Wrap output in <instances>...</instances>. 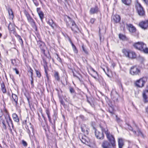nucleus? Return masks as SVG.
<instances>
[{
	"label": "nucleus",
	"mask_w": 148,
	"mask_h": 148,
	"mask_svg": "<svg viewBox=\"0 0 148 148\" xmlns=\"http://www.w3.org/2000/svg\"><path fill=\"white\" fill-rule=\"evenodd\" d=\"M13 70L15 71L16 73L17 74H19V72L18 70L16 68H14V69H13Z\"/></svg>",
	"instance_id": "41"
},
{
	"label": "nucleus",
	"mask_w": 148,
	"mask_h": 148,
	"mask_svg": "<svg viewBox=\"0 0 148 148\" xmlns=\"http://www.w3.org/2000/svg\"><path fill=\"white\" fill-rule=\"evenodd\" d=\"M119 38L123 40H126V37L125 36L122 34H119Z\"/></svg>",
	"instance_id": "28"
},
{
	"label": "nucleus",
	"mask_w": 148,
	"mask_h": 148,
	"mask_svg": "<svg viewBox=\"0 0 148 148\" xmlns=\"http://www.w3.org/2000/svg\"><path fill=\"white\" fill-rule=\"evenodd\" d=\"M73 27L74 28H75V26H73Z\"/></svg>",
	"instance_id": "64"
},
{
	"label": "nucleus",
	"mask_w": 148,
	"mask_h": 148,
	"mask_svg": "<svg viewBox=\"0 0 148 148\" xmlns=\"http://www.w3.org/2000/svg\"><path fill=\"white\" fill-rule=\"evenodd\" d=\"M82 48L83 51H84V52L86 54L88 53V52L84 48V47L83 46L82 47Z\"/></svg>",
	"instance_id": "44"
},
{
	"label": "nucleus",
	"mask_w": 148,
	"mask_h": 148,
	"mask_svg": "<svg viewBox=\"0 0 148 148\" xmlns=\"http://www.w3.org/2000/svg\"><path fill=\"white\" fill-rule=\"evenodd\" d=\"M127 26L128 27L127 28L129 31L131 32H134L136 31V28L131 24H127Z\"/></svg>",
	"instance_id": "17"
},
{
	"label": "nucleus",
	"mask_w": 148,
	"mask_h": 148,
	"mask_svg": "<svg viewBox=\"0 0 148 148\" xmlns=\"http://www.w3.org/2000/svg\"><path fill=\"white\" fill-rule=\"evenodd\" d=\"M22 144L25 146H26L27 145V143L24 140H22Z\"/></svg>",
	"instance_id": "40"
},
{
	"label": "nucleus",
	"mask_w": 148,
	"mask_h": 148,
	"mask_svg": "<svg viewBox=\"0 0 148 148\" xmlns=\"http://www.w3.org/2000/svg\"><path fill=\"white\" fill-rule=\"evenodd\" d=\"M147 88H148V86H147ZM143 97L144 102H148V90H146L144 91L143 93Z\"/></svg>",
	"instance_id": "13"
},
{
	"label": "nucleus",
	"mask_w": 148,
	"mask_h": 148,
	"mask_svg": "<svg viewBox=\"0 0 148 148\" xmlns=\"http://www.w3.org/2000/svg\"><path fill=\"white\" fill-rule=\"evenodd\" d=\"M123 52L127 57L131 59H134L136 57V53L132 51L127 50L124 49L123 50Z\"/></svg>",
	"instance_id": "3"
},
{
	"label": "nucleus",
	"mask_w": 148,
	"mask_h": 148,
	"mask_svg": "<svg viewBox=\"0 0 148 148\" xmlns=\"http://www.w3.org/2000/svg\"><path fill=\"white\" fill-rule=\"evenodd\" d=\"M52 61H53V62H54V59H52Z\"/></svg>",
	"instance_id": "59"
},
{
	"label": "nucleus",
	"mask_w": 148,
	"mask_h": 148,
	"mask_svg": "<svg viewBox=\"0 0 148 148\" xmlns=\"http://www.w3.org/2000/svg\"><path fill=\"white\" fill-rule=\"evenodd\" d=\"M3 87H4V85H3L1 86V88H3Z\"/></svg>",
	"instance_id": "55"
},
{
	"label": "nucleus",
	"mask_w": 148,
	"mask_h": 148,
	"mask_svg": "<svg viewBox=\"0 0 148 148\" xmlns=\"http://www.w3.org/2000/svg\"><path fill=\"white\" fill-rule=\"evenodd\" d=\"M95 19L94 18H91V19H90V22L91 23H93L95 21Z\"/></svg>",
	"instance_id": "45"
},
{
	"label": "nucleus",
	"mask_w": 148,
	"mask_h": 148,
	"mask_svg": "<svg viewBox=\"0 0 148 148\" xmlns=\"http://www.w3.org/2000/svg\"><path fill=\"white\" fill-rule=\"evenodd\" d=\"M16 62V60H12V64L13 66H16V65L15 64V63Z\"/></svg>",
	"instance_id": "43"
},
{
	"label": "nucleus",
	"mask_w": 148,
	"mask_h": 148,
	"mask_svg": "<svg viewBox=\"0 0 148 148\" xmlns=\"http://www.w3.org/2000/svg\"><path fill=\"white\" fill-rule=\"evenodd\" d=\"M117 121H118V122H119V121H120V120H119V119H117Z\"/></svg>",
	"instance_id": "57"
},
{
	"label": "nucleus",
	"mask_w": 148,
	"mask_h": 148,
	"mask_svg": "<svg viewBox=\"0 0 148 148\" xmlns=\"http://www.w3.org/2000/svg\"><path fill=\"white\" fill-rule=\"evenodd\" d=\"M142 51H143L145 53H148V48H147L146 46V45H145V47L143 48Z\"/></svg>",
	"instance_id": "29"
},
{
	"label": "nucleus",
	"mask_w": 148,
	"mask_h": 148,
	"mask_svg": "<svg viewBox=\"0 0 148 148\" xmlns=\"http://www.w3.org/2000/svg\"><path fill=\"white\" fill-rule=\"evenodd\" d=\"M85 134L88 135V130L86 129L85 130L84 132H83Z\"/></svg>",
	"instance_id": "46"
},
{
	"label": "nucleus",
	"mask_w": 148,
	"mask_h": 148,
	"mask_svg": "<svg viewBox=\"0 0 148 148\" xmlns=\"http://www.w3.org/2000/svg\"><path fill=\"white\" fill-rule=\"evenodd\" d=\"M145 3L146 4H147L148 3V0H143Z\"/></svg>",
	"instance_id": "51"
},
{
	"label": "nucleus",
	"mask_w": 148,
	"mask_h": 148,
	"mask_svg": "<svg viewBox=\"0 0 148 148\" xmlns=\"http://www.w3.org/2000/svg\"><path fill=\"white\" fill-rule=\"evenodd\" d=\"M12 26V24L10 23L8 27V29L12 31L13 30V28L11 27Z\"/></svg>",
	"instance_id": "36"
},
{
	"label": "nucleus",
	"mask_w": 148,
	"mask_h": 148,
	"mask_svg": "<svg viewBox=\"0 0 148 148\" xmlns=\"http://www.w3.org/2000/svg\"><path fill=\"white\" fill-rule=\"evenodd\" d=\"M61 103H62V104H63V103H64V102L62 101H61Z\"/></svg>",
	"instance_id": "56"
},
{
	"label": "nucleus",
	"mask_w": 148,
	"mask_h": 148,
	"mask_svg": "<svg viewBox=\"0 0 148 148\" xmlns=\"http://www.w3.org/2000/svg\"><path fill=\"white\" fill-rule=\"evenodd\" d=\"M71 93H73L74 92V89L71 87L69 89Z\"/></svg>",
	"instance_id": "39"
},
{
	"label": "nucleus",
	"mask_w": 148,
	"mask_h": 148,
	"mask_svg": "<svg viewBox=\"0 0 148 148\" xmlns=\"http://www.w3.org/2000/svg\"><path fill=\"white\" fill-rule=\"evenodd\" d=\"M114 145H112L111 143L107 141H104L102 144L103 148H115Z\"/></svg>",
	"instance_id": "8"
},
{
	"label": "nucleus",
	"mask_w": 148,
	"mask_h": 148,
	"mask_svg": "<svg viewBox=\"0 0 148 148\" xmlns=\"http://www.w3.org/2000/svg\"><path fill=\"white\" fill-rule=\"evenodd\" d=\"M1 122L3 125V127L5 129L6 128V126L5 123V121L4 120H2Z\"/></svg>",
	"instance_id": "38"
},
{
	"label": "nucleus",
	"mask_w": 148,
	"mask_h": 148,
	"mask_svg": "<svg viewBox=\"0 0 148 148\" xmlns=\"http://www.w3.org/2000/svg\"><path fill=\"white\" fill-rule=\"evenodd\" d=\"M33 1V2H34V0H32Z\"/></svg>",
	"instance_id": "60"
},
{
	"label": "nucleus",
	"mask_w": 148,
	"mask_h": 148,
	"mask_svg": "<svg viewBox=\"0 0 148 148\" xmlns=\"http://www.w3.org/2000/svg\"><path fill=\"white\" fill-rule=\"evenodd\" d=\"M18 38L19 40V41L20 42H21L22 43H23V40H22L21 37L20 36H18Z\"/></svg>",
	"instance_id": "42"
},
{
	"label": "nucleus",
	"mask_w": 148,
	"mask_h": 148,
	"mask_svg": "<svg viewBox=\"0 0 148 148\" xmlns=\"http://www.w3.org/2000/svg\"><path fill=\"white\" fill-rule=\"evenodd\" d=\"M111 96L112 98L115 101H117L118 97V95L117 92L114 90H112L111 92Z\"/></svg>",
	"instance_id": "14"
},
{
	"label": "nucleus",
	"mask_w": 148,
	"mask_h": 148,
	"mask_svg": "<svg viewBox=\"0 0 148 148\" xmlns=\"http://www.w3.org/2000/svg\"><path fill=\"white\" fill-rule=\"evenodd\" d=\"M45 72H46V78H47V80H49V77L48 76V75H47V74L46 72V71H45Z\"/></svg>",
	"instance_id": "50"
},
{
	"label": "nucleus",
	"mask_w": 148,
	"mask_h": 148,
	"mask_svg": "<svg viewBox=\"0 0 148 148\" xmlns=\"http://www.w3.org/2000/svg\"><path fill=\"white\" fill-rule=\"evenodd\" d=\"M6 121L8 123V124L9 126V127H10V123L11 125H12V126L13 129L14 128V125L13 124L12 121V119H11L10 117V116L9 114H8V117L7 118H6Z\"/></svg>",
	"instance_id": "19"
},
{
	"label": "nucleus",
	"mask_w": 148,
	"mask_h": 148,
	"mask_svg": "<svg viewBox=\"0 0 148 148\" xmlns=\"http://www.w3.org/2000/svg\"><path fill=\"white\" fill-rule=\"evenodd\" d=\"M35 71L36 72L37 76L38 77H40L41 76V74L40 71L36 69L35 70Z\"/></svg>",
	"instance_id": "32"
},
{
	"label": "nucleus",
	"mask_w": 148,
	"mask_h": 148,
	"mask_svg": "<svg viewBox=\"0 0 148 148\" xmlns=\"http://www.w3.org/2000/svg\"><path fill=\"white\" fill-rule=\"evenodd\" d=\"M99 9L97 7L95 6L91 8L90 10V12L91 14H94L97 13Z\"/></svg>",
	"instance_id": "18"
},
{
	"label": "nucleus",
	"mask_w": 148,
	"mask_h": 148,
	"mask_svg": "<svg viewBox=\"0 0 148 148\" xmlns=\"http://www.w3.org/2000/svg\"><path fill=\"white\" fill-rule=\"evenodd\" d=\"M39 0L40 2L41 3V0Z\"/></svg>",
	"instance_id": "61"
},
{
	"label": "nucleus",
	"mask_w": 148,
	"mask_h": 148,
	"mask_svg": "<svg viewBox=\"0 0 148 148\" xmlns=\"http://www.w3.org/2000/svg\"><path fill=\"white\" fill-rule=\"evenodd\" d=\"M2 90L3 92L4 93H5L6 92V90L4 87H3V88H2Z\"/></svg>",
	"instance_id": "47"
},
{
	"label": "nucleus",
	"mask_w": 148,
	"mask_h": 148,
	"mask_svg": "<svg viewBox=\"0 0 148 148\" xmlns=\"http://www.w3.org/2000/svg\"><path fill=\"white\" fill-rule=\"evenodd\" d=\"M65 20H66V24L68 27H70L73 31L75 32H77L79 30L75 22L70 18L68 16H66Z\"/></svg>",
	"instance_id": "1"
},
{
	"label": "nucleus",
	"mask_w": 148,
	"mask_h": 148,
	"mask_svg": "<svg viewBox=\"0 0 148 148\" xmlns=\"http://www.w3.org/2000/svg\"><path fill=\"white\" fill-rule=\"evenodd\" d=\"M140 70L136 66L132 67L130 69V73L132 75H138L140 73Z\"/></svg>",
	"instance_id": "5"
},
{
	"label": "nucleus",
	"mask_w": 148,
	"mask_h": 148,
	"mask_svg": "<svg viewBox=\"0 0 148 148\" xmlns=\"http://www.w3.org/2000/svg\"><path fill=\"white\" fill-rule=\"evenodd\" d=\"M129 129L130 130L133 131L134 133L135 134H136V132H137L138 133V136H143V135L142 133L140 131V130L139 129V128H138V127L136 125H135L134 127V129L136 130V131H133V129L131 126H130L129 127Z\"/></svg>",
	"instance_id": "7"
},
{
	"label": "nucleus",
	"mask_w": 148,
	"mask_h": 148,
	"mask_svg": "<svg viewBox=\"0 0 148 148\" xmlns=\"http://www.w3.org/2000/svg\"><path fill=\"white\" fill-rule=\"evenodd\" d=\"M93 71H94V72H95V71H94V70H93Z\"/></svg>",
	"instance_id": "62"
},
{
	"label": "nucleus",
	"mask_w": 148,
	"mask_h": 148,
	"mask_svg": "<svg viewBox=\"0 0 148 148\" xmlns=\"http://www.w3.org/2000/svg\"><path fill=\"white\" fill-rule=\"evenodd\" d=\"M32 71H33L31 69V71H30V73H31V77L32 79V78H33L32 77V75H33V73Z\"/></svg>",
	"instance_id": "48"
},
{
	"label": "nucleus",
	"mask_w": 148,
	"mask_h": 148,
	"mask_svg": "<svg viewBox=\"0 0 148 148\" xmlns=\"http://www.w3.org/2000/svg\"><path fill=\"white\" fill-rule=\"evenodd\" d=\"M8 11L9 16V18L11 19H13L14 18V14L12 10L10 8L8 9Z\"/></svg>",
	"instance_id": "21"
},
{
	"label": "nucleus",
	"mask_w": 148,
	"mask_h": 148,
	"mask_svg": "<svg viewBox=\"0 0 148 148\" xmlns=\"http://www.w3.org/2000/svg\"><path fill=\"white\" fill-rule=\"evenodd\" d=\"M118 142L119 148H122L124 145V143L122 139L121 138H119Z\"/></svg>",
	"instance_id": "22"
},
{
	"label": "nucleus",
	"mask_w": 148,
	"mask_h": 148,
	"mask_svg": "<svg viewBox=\"0 0 148 148\" xmlns=\"http://www.w3.org/2000/svg\"><path fill=\"white\" fill-rule=\"evenodd\" d=\"M103 132L102 131L101 132L97 130H96L95 132L96 137L98 139H103L104 137Z\"/></svg>",
	"instance_id": "10"
},
{
	"label": "nucleus",
	"mask_w": 148,
	"mask_h": 148,
	"mask_svg": "<svg viewBox=\"0 0 148 148\" xmlns=\"http://www.w3.org/2000/svg\"><path fill=\"white\" fill-rule=\"evenodd\" d=\"M122 3L124 4L128 5L131 3V0H121Z\"/></svg>",
	"instance_id": "26"
},
{
	"label": "nucleus",
	"mask_w": 148,
	"mask_h": 148,
	"mask_svg": "<svg viewBox=\"0 0 148 148\" xmlns=\"http://www.w3.org/2000/svg\"><path fill=\"white\" fill-rule=\"evenodd\" d=\"M2 34H1L0 33V38L2 37Z\"/></svg>",
	"instance_id": "54"
},
{
	"label": "nucleus",
	"mask_w": 148,
	"mask_h": 148,
	"mask_svg": "<svg viewBox=\"0 0 148 148\" xmlns=\"http://www.w3.org/2000/svg\"><path fill=\"white\" fill-rule=\"evenodd\" d=\"M12 97L14 101H15L16 104H17L18 101V97L15 94H12Z\"/></svg>",
	"instance_id": "27"
},
{
	"label": "nucleus",
	"mask_w": 148,
	"mask_h": 148,
	"mask_svg": "<svg viewBox=\"0 0 148 148\" xmlns=\"http://www.w3.org/2000/svg\"><path fill=\"white\" fill-rule=\"evenodd\" d=\"M48 23L53 29L56 26V24L51 19H49V20Z\"/></svg>",
	"instance_id": "23"
},
{
	"label": "nucleus",
	"mask_w": 148,
	"mask_h": 148,
	"mask_svg": "<svg viewBox=\"0 0 148 148\" xmlns=\"http://www.w3.org/2000/svg\"><path fill=\"white\" fill-rule=\"evenodd\" d=\"M38 44L39 45V47L41 50L44 53L45 51L44 49L45 46L44 43L41 41H39L38 42Z\"/></svg>",
	"instance_id": "20"
},
{
	"label": "nucleus",
	"mask_w": 148,
	"mask_h": 148,
	"mask_svg": "<svg viewBox=\"0 0 148 148\" xmlns=\"http://www.w3.org/2000/svg\"><path fill=\"white\" fill-rule=\"evenodd\" d=\"M10 131L12 133V129H10Z\"/></svg>",
	"instance_id": "58"
},
{
	"label": "nucleus",
	"mask_w": 148,
	"mask_h": 148,
	"mask_svg": "<svg viewBox=\"0 0 148 148\" xmlns=\"http://www.w3.org/2000/svg\"><path fill=\"white\" fill-rule=\"evenodd\" d=\"M145 45L143 42H138L135 43L134 46L136 49L142 51L143 48L145 47Z\"/></svg>",
	"instance_id": "6"
},
{
	"label": "nucleus",
	"mask_w": 148,
	"mask_h": 148,
	"mask_svg": "<svg viewBox=\"0 0 148 148\" xmlns=\"http://www.w3.org/2000/svg\"><path fill=\"white\" fill-rule=\"evenodd\" d=\"M40 8H37V12L39 13V12H41V11H40Z\"/></svg>",
	"instance_id": "49"
},
{
	"label": "nucleus",
	"mask_w": 148,
	"mask_h": 148,
	"mask_svg": "<svg viewBox=\"0 0 148 148\" xmlns=\"http://www.w3.org/2000/svg\"><path fill=\"white\" fill-rule=\"evenodd\" d=\"M81 128L82 131L83 132H84L85 130L86 129V127L84 125L81 126Z\"/></svg>",
	"instance_id": "33"
},
{
	"label": "nucleus",
	"mask_w": 148,
	"mask_h": 148,
	"mask_svg": "<svg viewBox=\"0 0 148 148\" xmlns=\"http://www.w3.org/2000/svg\"><path fill=\"white\" fill-rule=\"evenodd\" d=\"M12 117L14 121L15 122H18L19 121V119L17 116V115L15 113H14L12 114Z\"/></svg>",
	"instance_id": "24"
},
{
	"label": "nucleus",
	"mask_w": 148,
	"mask_h": 148,
	"mask_svg": "<svg viewBox=\"0 0 148 148\" xmlns=\"http://www.w3.org/2000/svg\"><path fill=\"white\" fill-rule=\"evenodd\" d=\"M47 116H48V118L49 119V121L50 122H51V118L50 117V116L49 113V112L47 111Z\"/></svg>",
	"instance_id": "37"
},
{
	"label": "nucleus",
	"mask_w": 148,
	"mask_h": 148,
	"mask_svg": "<svg viewBox=\"0 0 148 148\" xmlns=\"http://www.w3.org/2000/svg\"><path fill=\"white\" fill-rule=\"evenodd\" d=\"M38 15L41 19V20H42V19L43 18L44 16V14L42 12V11L40 12H39V13H38Z\"/></svg>",
	"instance_id": "30"
},
{
	"label": "nucleus",
	"mask_w": 148,
	"mask_h": 148,
	"mask_svg": "<svg viewBox=\"0 0 148 148\" xmlns=\"http://www.w3.org/2000/svg\"><path fill=\"white\" fill-rule=\"evenodd\" d=\"M71 43L72 45L73 48V49L74 51V52L75 53H77L78 52V51H77V50L76 49V47L71 42Z\"/></svg>",
	"instance_id": "31"
},
{
	"label": "nucleus",
	"mask_w": 148,
	"mask_h": 148,
	"mask_svg": "<svg viewBox=\"0 0 148 148\" xmlns=\"http://www.w3.org/2000/svg\"><path fill=\"white\" fill-rule=\"evenodd\" d=\"M79 138L82 143H88V139L87 137L85 135L82 136L80 135L79 136Z\"/></svg>",
	"instance_id": "15"
},
{
	"label": "nucleus",
	"mask_w": 148,
	"mask_h": 148,
	"mask_svg": "<svg viewBox=\"0 0 148 148\" xmlns=\"http://www.w3.org/2000/svg\"><path fill=\"white\" fill-rule=\"evenodd\" d=\"M101 128L102 131L103 132H104L107 138L110 143L113 146V145H114L115 141L113 136L110 134L107 128H104L102 127H101Z\"/></svg>",
	"instance_id": "2"
},
{
	"label": "nucleus",
	"mask_w": 148,
	"mask_h": 148,
	"mask_svg": "<svg viewBox=\"0 0 148 148\" xmlns=\"http://www.w3.org/2000/svg\"><path fill=\"white\" fill-rule=\"evenodd\" d=\"M34 2V4L36 5V6H38L39 4L38 3H35Z\"/></svg>",
	"instance_id": "52"
},
{
	"label": "nucleus",
	"mask_w": 148,
	"mask_h": 148,
	"mask_svg": "<svg viewBox=\"0 0 148 148\" xmlns=\"http://www.w3.org/2000/svg\"><path fill=\"white\" fill-rule=\"evenodd\" d=\"M136 8L137 12L139 15L141 16L144 15L145 14V11L140 4L137 2L136 5Z\"/></svg>",
	"instance_id": "4"
},
{
	"label": "nucleus",
	"mask_w": 148,
	"mask_h": 148,
	"mask_svg": "<svg viewBox=\"0 0 148 148\" xmlns=\"http://www.w3.org/2000/svg\"><path fill=\"white\" fill-rule=\"evenodd\" d=\"M32 131V132H33V129L32 127H30V130L29 129L27 130V132L29 135H30V131Z\"/></svg>",
	"instance_id": "35"
},
{
	"label": "nucleus",
	"mask_w": 148,
	"mask_h": 148,
	"mask_svg": "<svg viewBox=\"0 0 148 148\" xmlns=\"http://www.w3.org/2000/svg\"><path fill=\"white\" fill-rule=\"evenodd\" d=\"M32 79V80L31 81V84L32 85H33V79Z\"/></svg>",
	"instance_id": "53"
},
{
	"label": "nucleus",
	"mask_w": 148,
	"mask_h": 148,
	"mask_svg": "<svg viewBox=\"0 0 148 148\" xmlns=\"http://www.w3.org/2000/svg\"><path fill=\"white\" fill-rule=\"evenodd\" d=\"M55 58H57V60L59 61V62H61V58L59 57L58 54H56V55Z\"/></svg>",
	"instance_id": "34"
},
{
	"label": "nucleus",
	"mask_w": 148,
	"mask_h": 148,
	"mask_svg": "<svg viewBox=\"0 0 148 148\" xmlns=\"http://www.w3.org/2000/svg\"><path fill=\"white\" fill-rule=\"evenodd\" d=\"M145 82V81L144 79H140L136 82V85L137 87H142L144 86Z\"/></svg>",
	"instance_id": "9"
},
{
	"label": "nucleus",
	"mask_w": 148,
	"mask_h": 148,
	"mask_svg": "<svg viewBox=\"0 0 148 148\" xmlns=\"http://www.w3.org/2000/svg\"><path fill=\"white\" fill-rule=\"evenodd\" d=\"M25 14L27 17L28 22L30 23L32 25H35V22L29 13L27 12H26L25 13Z\"/></svg>",
	"instance_id": "12"
},
{
	"label": "nucleus",
	"mask_w": 148,
	"mask_h": 148,
	"mask_svg": "<svg viewBox=\"0 0 148 148\" xmlns=\"http://www.w3.org/2000/svg\"><path fill=\"white\" fill-rule=\"evenodd\" d=\"M120 16L118 15H113L112 16V20L116 23H118L120 21Z\"/></svg>",
	"instance_id": "16"
},
{
	"label": "nucleus",
	"mask_w": 148,
	"mask_h": 148,
	"mask_svg": "<svg viewBox=\"0 0 148 148\" xmlns=\"http://www.w3.org/2000/svg\"><path fill=\"white\" fill-rule=\"evenodd\" d=\"M54 77L56 80L59 81L60 80V77L58 73L57 72H55L54 73Z\"/></svg>",
	"instance_id": "25"
},
{
	"label": "nucleus",
	"mask_w": 148,
	"mask_h": 148,
	"mask_svg": "<svg viewBox=\"0 0 148 148\" xmlns=\"http://www.w3.org/2000/svg\"><path fill=\"white\" fill-rule=\"evenodd\" d=\"M139 26L142 29H145L148 27V20L142 21L139 24Z\"/></svg>",
	"instance_id": "11"
},
{
	"label": "nucleus",
	"mask_w": 148,
	"mask_h": 148,
	"mask_svg": "<svg viewBox=\"0 0 148 148\" xmlns=\"http://www.w3.org/2000/svg\"><path fill=\"white\" fill-rule=\"evenodd\" d=\"M103 71L105 72V70L104 69H103Z\"/></svg>",
	"instance_id": "63"
}]
</instances>
